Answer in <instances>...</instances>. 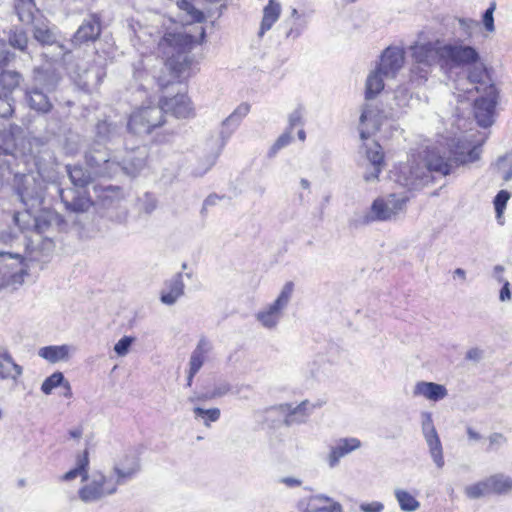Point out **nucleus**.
Here are the masks:
<instances>
[{"mask_svg":"<svg viewBox=\"0 0 512 512\" xmlns=\"http://www.w3.org/2000/svg\"><path fill=\"white\" fill-rule=\"evenodd\" d=\"M38 176L42 182L46 183L43 187L36 177L25 175L22 188L19 189V197L26 210L17 212L14 215L16 225L22 231H31V236H26V256L25 259L31 263L43 264L49 261L54 250V242L48 236H43L54 222L57 215L50 210H43L39 214H33L32 210L41 205L45 192L51 196L59 195L64 199V189L61 186L59 172L54 166L40 164L38 167Z\"/></svg>","mask_w":512,"mask_h":512,"instance_id":"nucleus-1","label":"nucleus"},{"mask_svg":"<svg viewBox=\"0 0 512 512\" xmlns=\"http://www.w3.org/2000/svg\"><path fill=\"white\" fill-rule=\"evenodd\" d=\"M135 37L147 48L157 45L159 56L147 55L135 61L132 65L133 78L141 88L157 84L166 87L174 79L186 77L192 64L191 49L195 38L185 32H167L163 37L154 35L149 28L135 31Z\"/></svg>","mask_w":512,"mask_h":512,"instance_id":"nucleus-2","label":"nucleus"},{"mask_svg":"<svg viewBox=\"0 0 512 512\" xmlns=\"http://www.w3.org/2000/svg\"><path fill=\"white\" fill-rule=\"evenodd\" d=\"M480 148L471 144L467 137H458L449 144V156H442L434 149L427 150L422 158L412 155L406 163L395 168L394 180L409 190H418L431 182L432 172L448 175L453 164H465L479 159Z\"/></svg>","mask_w":512,"mask_h":512,"instance_id":"nucleus-3","label":"nucleus"},{"mask_svg":"<svg viewBox=\"0 0 512 512\" xmlns=\"http://www.w3.org/2000/svg\"><path fill=\"white\" fill-rule=\"evenodd\" d=\"M141 471L140 454L132 447L126 448L115 455L111 473L95 472L91 480L79 488L78 496L84 503L101 501L116 494L120 486L136 479Z\"/></svg>","mask_w":512,"mask_h":512,"instance_id":"nucleus-4","label":"nucleus"},{"mask_svg":"<svg viewBox=\"0 0 512 512\" xmlns=\"http://www.w3.org/2000/svg\"><path fill=\"white\" fill-rule=\"evenodd\" d=\"M119 130L120 128L116 124L106 120L100 121L96 126V141L94 145L85 152V159L89 170H84L82 167H74L72 169L66 167V173L72 184L82 189L81 191L74 192L75 195L71 203L66 201V211L69 210V217H71L73 213H84L91 207L92 201L84 188L91 182L92 177H107V175H100L95 172L97 162L94 160L92 166L88 162L87 155L92 154L96 159H99L101 152H105V150L102 149L103 146L118 135Z\"/></svg>","mask_w":512,"mask_h":512,"instance_id":"nucleus-5","label":"nucleus"},{"mask_svg":"<svg viewBox=\"0 0 512 512\" xmlns=\"http://www.w3.org/2000/svg\"><path fill=\"white\" fill-rule=\"evenodd\" d=\"M101 152L99 159H96L92 154L87 155L88 162L93 166V161L97 162L95 172L100 175H107L113 177L120 171L129 176L137 175L146 164V150L144 148H136L131 151H126L125 157L119 161L117 156H111L106 149Z\"/></svg>","mask_w":512,"mask_h":512,"instance_id":"nucleus-6","label":"nucleus"},{"mask_svg":"<svg viewBox=\"0 0 512 512\" xmlns=\"http://www.w3.org/2000/svg\"><path fill=\"white\" fill-rule=\"evenodd\" d=\"M439 40L415 44L411 46L413 64L410 69V82L417 86L424 84L432 71V67L441 65V48Z\"/></svg>","mask_w":512,"mask_h":512,"instance_id":"nucleus-7","label":"nucleus"},{"mask_svg":"<svg viewBox=\"0 0 512 512\" xmlns=\"http://www.w3.org/2000/svg\"><path fill=\"white\" fill-rule=\"evenodd\" d=\"M409 197L407 194H389L375 199L369 211L355 216L352 224L355 227L367 225L375 221L394 219L405 208Z\"/></svg>","mask_w":512,"mask_h":512,"instance_id":"nucleus-8","label":"nucleus"},{"mask_svg":"<svg viewBox=\"0 0 512 512\" xmlns=\"http://www.w3.org/2000/svg\"><path fill=\"white\" fill-rule=\"evenodd\" d=\"M465 68V77L455 81L456 92L454 94L458 102H463L464 99L469 100V96L473 92H484L485 86L493 85L490 83L487 68L481 59L478 62L470 63Z\"/></svg>","mask_w":512,"mask_h":512,"instance_id":"nucleus-9","label":"nucleus"},{"mask_svg":"<svg viewBox=\"0 0 512 512\" xmlns=\"http://www.w3.org/2000/svg\"><path fill=\"white\" fill-rule=\"evenodd\" d=\"M480 53L478 50L463 40L456 39L443 43L441 48V68H465L470 63L478 62Z\"/></svg>","mask_w":512,"mask_h":512,"instance_id":"nucleus-10","label":"nucleus"},{"mask_svg":"<svg viewBox=\"0 0 512 512\" xmlns=\"http://www.w3.org/2000/svg\"><path fill=\"white\" fill-rule=\"evenodd\" d=\"M293 291V282H286L277 298L272 303L262 307L255 314V319L263 328L268 330H274L277 328L278 324L283 318L285 309L292 299Z\"/></svg>","mask_w":512,"mask_h":512,"instance_id":"nucleus-11","label":"nucleus"},{"mask_svg":"<svg viewBox=\"0 0 512 512\" xmlns=\"http://www.w3.org/2000/svg\"><path fill=\"white\" fill-rule=\"evenodd\" d=\"M250 111V105L248 103L239 104L234 111L222 121L221 129L219 132V140L216 143L215 151L209 156L207 165L204 169L198 170L196 173L201 175L206 171H209L215 164L220 156L223 148L227 144L230 137L240 126L242 120L248 115Z\"/></svg>","mask_w":512,"mask_h":512,"instance_id":"nucleus-12","label":"nucleus"},{"mask_svg":"<svg viewBox=\"0 0 512 512\" xmlns=\"http://www.w3.org/2000/svg\"><path fill=\"white\" fill-rule=\"evenodd\" d=\"M164 123L162 110L158 106H143L136 109L129 117L128 131L139 137L150 134Z\"/></svg>","mask_w":512,"mask_h":512,"instance_id":"nucleus-13","label":"nucleus"},{"mask_svg":"<svg viewBox=\"0 0 512 512\" xmlns=\"http://www.w3.org/2000/svg\"><path fill=\"white\" fill-rule=\"evenodd\" d=\"M66 70L75 85L85 91L98 86L106 75L102 65L89 64L85 61L70 62Z\"/></svg>","mask_w":512,"mask_h":512,"instance_id":"nucleus-14","label":"nucleus"},{"mask_svg":"<svg viewBox=\"0 0 512 512\" xmlns=\"http://www.w3.org/2000/svg\"><path fill=\"white\" fill-rule=\"evenodd\" d=\"M25 275L27 271L19 255L0 253V288L16 289Z\"/></svg>","mask_w":512,"mask_h":512,"instance_id":"nucleus-15","label":"nucleus"},{"mask_svg":"<svg viewBox=\"0 0 512 512\" xmlns=\"http://www.w3.org/2000/svg\"><path fill=\"white\" fill-rule=\"evenodd\" d=\"M498 102V90L495 85L485 86L484 92L473 101L474 117L481 127H489L494 122Z\"/></svg>","mask_w":512,"mask_h":512,"instance_id":"nucleus-16","label":"nucleus"},{"mask_svg":"<svg viewBox=\"0 0 512 512\" xmlns=\"http://www.w3.org/2000/svg\"><path fill=\"white\" fill-rule=\"evenodd\" d=\"M321 406L322 404L320 402L311 403L308 400H304L296 406L284 403L275 407H270L266 410V413H277L284 417V423L286 426H293L305 423L312 412Z\"/></svg>","mask_w":512,"mask_h":512,"instance_id":"nucleus-17","label":"nucleus"},{"mask_svg":"<svg viewBox=\"0 0 512 512\" xmlns=\"http://www.w3.org/2000/svg\"><path fill=\"white\" fill-rule=\"evenodd\" d=\"M421 429L434 464L439 469L443 468L445 465L443 447L430 412L421 413Z\"/></svg>","mask_w":512,"mask_h":512,"instance_id":"nucleus-18","label":"nucleus"},{"mask_svg":"<svg viewBox=\"0 0 512 512\" xmlns=\"http://www.w3.org/2000/svg\"><path fill=\"white\" fill-rule=\"evenodd\" d=\"M296 508L298 512H344L340 502L321 493L302 497Z\"/></svg>","mask_w":512,"mask_h":512,"instance_id":"nucleus-19","label":"nucleus"},{"mask_svg":"<svg viewBox=\"0 0 512 512\" xmlns=\"http://www.w3.org/2000/svg\"><path fill=\"white\" fill-rule=\"evenodd\" d=\"M34 87H27L25 89L26 100L29 104V107L35 111L41 113H47L52 108V103L50 102L49 97L38 86H45L44 84V75L41 70H34Z\"/></svg>","mask_w":512,"mask_h":512,"instance_id":"nucleus-20","label":"nucleus"},{"mask_svg":"<svg viewBox=\"0 0 512 512\" xmlns=\"http://www.w3.org/2000/svg\"><path fill=\"white\" fill-rule=\"evenodd\" d=\"M212 350V342L208 338L202 336L198 340L189 358L187 370V386L190 387L192 385L195 375L201 370L203 365L209 361Z\"/></svg>","mask_w":512,"mask_h":512,"instance_id":"nucleus-21","label":"nucleus"},{"mask_svg":"<svg viewBox=\"0 0 512 512\" xmlns=\"http://www.w3.org/2000/svg\"><path fill=\"white\" fill-rule=\"evenodd\" d=\"M362 447V442L357 437H341L329 446L326 462L330 468L339 465L342 458L348 456Z\"/></svg>","mask_w":512,"mask_h":512,"instance_id":"nucleus-22","label":"nucleus"},{"mask_svg":"<svg viewBox=\"0 0 512 512\" xmlns=\"http://www.w3.org/2000/svg\"><path fill=\"white\" fill-rule=\"evenodd\" d=\"M405 61L404 50L400 47L389 46L381 54L376 68L382 72L385 78H394Z\"/></svg>","mask_w":512,"mask_h":512,"instance_id":"nucleus-23","label":"nucleus"},{"mask_svg":"<svg viewBox=\"0 0 512 512\" xmlns=\"http://www.w3.org/2000/svg\"><path fill=\"white\" fill-rule=\"evenodd\" d=\"M159 108L162 110V118L164 113H170L176 118H190L195 114L193 104L186 94H177L170 98H163L160 101Z\"/></svg>","mask_w":512,"mask_h":512,"instance_id":"nucleus-24","label":"nucleus"},{"mask_svg":"<svg viewBox=\"0 0 512 512\" xmlns=\"http://www.w3.org/2000/svg\"><path fill=\"white\" fill-rule=\"evenodd\" d=\"M119 190L106 188L101 195L100 205L104 209L103 215L115 222H123L127 218V209L122 206Z\"/></svg>","mask_w":512,"mask_h":512,"instance_id":"nucleus-25","label":"nucleus"},{"mask_svg":"<svg viewBox=\"0 0 512 512\" xmlns=\"http://www.w3.org/2000/svg\"><path fill=\"white\" fill-rule=\"evenodd\" d=\"M101 34V20L96 14L90 15L85 19L75 32L72 42L81 45L94 42Z\"/></svg>","mask_w":512,"mask_h":512,"instance_id":"nucleus-26","label":"nucleus"},{"mask_svg":"<svg viewBox=\"0 0 512 512\" xmlns=\"http://www.w3.org/2000/svg\"><path fill=\"white\" fill-rule=\"evenodd\" d=\"M382 119L381 111L371 105L366 104L362 109L360 116V137L362 140L368 139L380 127Z\"/></svg>","mask_w":512,"mask_h":512,"instance_id":"nucleus-27","label":"nucleus"},{"mask_svg":"<svg viewBox=\"0 0 512 512\" xmlns=\"http://www.w3.org/2000/svg\"><path fill=\"white\" fill-rule=\"evenodd\" d=\"M183 274L176 273L164 283L160 300L165 305H173L184 294Z\"/></svg>","mask_w":512,"mask_h":512,"instance_id":"nucleus-28","label":"nucleus"},{"mask_svg":"<svg viewBox=\"0 0 512 512\" xmlns=\"http://www.w3.org/2000/svg\"><path fill=\"white\" fill-rule=\"evenodd\" d=\"M412 393L414 397H423L432 402H438L448 395L444 385L427 381H418L414 385Z\"/></svg>","mask_w":512,"mask_h":512,"instance_id":"nucleus-29","label":"nucleus"},{"mask_svg":"<svg viewBox=\"0 0 512 512\" xmlns=\"http://www.w3.org/2000/svg\"><path fill=\"white\" fill-rule=\"evenodd\" d=\"M73 467L66 471V481L80 478L81 482L87 484L91 479L88 475L89 467V452L85 448L83 451L78 452L72 458Z\"/></svg>","mask_w":512,"mask_h":512,"instance_id":"nucleus-30","label":"nucleus"},{"mask_svg":"<svg viewBox=\"0 0 512 512\" xmlns=\"http://www.w3.org/2000/svg\"><path fill=\"white\" fill-rule=\"evenodd\" d=\"M15 11L24 24H34L41 16L33 0H15Z\"/></svg>","mask_w":512,"mask_h":512,"instance_id":"nucleus-31","label":"nucleus"},{"mask_svg":"<svg viewBox=\"0 0 512 512\" xmlns=\"http://www.w3.org/2000/svg\"><path fill=\"white\" fill-rule=\"evenodd\" d=\"M282 7L278 0H269L268 4L263 8V17L260 25V35L269 31L278 21L281 15Z\"/></svg>","mask_w":512,"mask_h":512,"instance_id":"nucleus-32","label":"nucleus"},{"mask_svg":"<svg viewBox=\"0 0 512 512\" xmlns=\"http://www.w3.org/2000/svg\"><path fill=\"white\" fill-rule=\"evenodd\" d=\"M21 132L18 125L12 124L9 128L0 129V154L13 155L16 150V136Z\"/></svg>","mask_w":512,"mask_h":512,"instance_id":"nucleus-33","label":"nucleus"},{"mask_svg":"<svg viewBox=\"0 0 512 512\" xmlns=\"http://www.w3.org/2000/svg\"><path fill=\"white\" fill-rule=\"evenodd\" d=\"M493 495H507L512 493V476L503 472L488 476Z\"/></svg>","mask_w":512,"mask_h":512,"instance_id":"nucleus-34","label":"nucleus"},{"mask_svg":"<svg viewBox=\"0 0 512 512\" xmlns=\"http://www.w3.org/2000/svg\"><path fill=\"white\" fill-rule=\"evenodd\" d=\"M22 374V368L16 364L11 355L0 351V378L16 380Z\"/></svg>","mask_w":512,"mask_h":512,"instance_id":"nucleus-35","label":"nucleus"},{"mask_svg":"<svg viewBox=\"0 0 512 512\" xmlns=\"http://www.w3.org/2000/svg\"><path fill=\"white\" fill-rule=\"evenodd\" d=\"M393 493L399 508L403 512H415L420 508V502L409 491L396 488Z\"/></svg>","mask_w":512,"mask_h":512,"instance_id":"nucleus-36","label":"nucleus"},{"mask_svg":"<svg viewBox=\"0 0 512 512\" xmlns=\"http://www.w3.org/2000/svg\"><path fill=\"white\" fill-rule=\"evenodd\" d=\"M384 75L381 71L375 68L371 71L366 80V99H372L379 94L384 88Z\"/></svg>","mask_w":512,"mask_h":512,"instance_id":"nucleus-37","label":"nucleus"},{"mask_svg":"<svg viewBox=\"0 0 512 512\" xmlns=\"http://www.w3.org/2000/svg\"><path fill=\"white\" fill-rule=\"evenodd\" d=\"M34 38L42 45L51 46L56 42L54 31L44 22H35L34 24Z\"/></svg>","mask_w":512,"mask_h":512,"instance_id":"nucleus-38","label":"nucleus"},{"mask_svg":"<svg viewBox=\"0 0 512 512\" xmlns=\"http://www.w3.org/2000/svg\"><path fill=\"white\" fill-rule=\"evenodd\" d=\"M194 419L206 427H210L211 423L217 422L220 419V409L219 408H209L204 409L201 407L193 408Z\"/></svg>","mask_w":512,"mask_h":512,"instance_id":"nucleus-39","label":"nucleus"},{"mask_svg":"<svg viewBox=\"0 0 512 512\" xmlns=\"http://www.w3.org/2000/svg\"><path fill=\"white\" fill-rule=\"evenodd\" d=\"M464 491L465 495L470 499H479L487 495H492L488 477L468 485Z\"/></svg>","mask_w":512,"mask_h":512,"instance_id":"nucleus-40","label":"nucleus"},{"mask_svg":"<svg viewBox=\"0 0 512 512\" xmlns=\"http://www.w3.org/2000/svg\"><path fill=\"white\" fill-rule=\"evenodd\" d=\"M22 81V76L17 71L3 70L0 73V86L3 90L11 93Z\"/></svg>","mask_w":512,"mask_h":512,"instance_id":"nucleus-41","label":"nucleus"},{"mask_svg":"<svg viewBox=\"0 0 512 512\" xmlns=\"http://www.w3.org/2000/svg\"><path fill=\"white\" fill-rule=\"evenodd\" d=\"M486 453H497L507 446L508 438L500 432H492L486 438Z\"/></svg>","mask_w":512,"mask_h":512,"instance_id":"nucleus-42","label":"nucleus"},{"mask_svg":"<svg viewBox=\"0 0 512 512\" xmlns=\"http://www.w3.org/2000/svg\"><path fill=\"white\" fill-rule=\"evenodd\" d=\"M38 355L50 363L64 359V346H46L38 351Z\"/></svg>","mask_w":512,"mask_h":512,"instance_id":"nucleus-43","label":"nucleus"},{"mask_svg":"<svg viewBox=\"0 0 512 512\" xmlns=\"http://www.w3.org/2000/svg\"><path fill=\"white\" fill-rule=\"evenodd\" d=\"M292 131L286 129L274 142L268 151L270 158L274 157L281 149L285 148L292 142Z\"/></svg>","mask_w":512,"mask_h":512,"instance_id":"nucleus-44","label":"nucleus"},{"mask_svg":"<svg viewBox=\"0 0 512 512\" xmlns=\"http://www.w3.org/2000/svg\"><path fill=\"white\" fill-rule=\"evenodd\" d=\"M412 96L411 93L405 87H399L394 92V105L395 107H391V109L403 110L409 105Z\"/></svg>","mask_w":512,"mask_h":512,"instance_id":"nucleus-45","label":"nucleus"},{"mask_svg":"<svg viewBox=\"0 0 512 512\" xmlns=\"http://www.w3.org/2000/svg\"><path fill=\"white\" fill-rule=\"evenodd\" d=\"M64 380V375L62 372H55L54 374H52L51 376H49L48 378H46L41 386V391L46 394V395H49L52 393V391L59 387L62 382Z\"/></svg>","mask_w":512,"mask_h":512,"instance_id":"nucleus-46","label":"nucleus"},{"mask_svg":"<svg viewBox=\"0 0 512 512\" xmlns=\"http://www.w3.org/2000/svg\"><path fill=\"white\" fill-rule=\"evenodd\" d=\"M177 6L185 11L194 22L200 23L205 18L203 12L196 9L188 0H177Z\"/></svg>","mask_w":512,"mask_h":512,"instance_id":"nucleus-47","label":"nucleus"},{"mask_svg":"<svg viewBox=\"0 0 512 512\" xmlns=\"http://www.w3.org/2000/svg\"><path fill=\"white\" fill-rule=\"evenodd\" d=\"M14 99L8 95H0V118L7 119L14 113Z\"/></svg>","mask_w":512,"mask_h":512,"instance_id":"nucleus-48","label":"nucleus"},{"mask_svg":"<svg viewBox=\"0 0 512 512\" xmlns=\"http://www.w3.org/2000/svg\"><path fill=\"white\" fill-rule=\"evenodd\" d=\"M135 337L133 336H123L118 342L114 345V351L119 357H124L129 353V350L132 344L135 342Z\"/></svg>","mask_w":512,"mask_h":512,"instance_id":"nucleus-49","label":"nucleus"},{"mask_svg":"<svg viewBox=\"0 0 512 512\" xmlns=\"http://www.w3.org/2000/svg\"><path fill=\"white\" fill-rule=\"evenodd\" d=\"M510 196L511 195L507 190H500L495 196L493 203L498 219L502 216Z\"/></svg>","mask_w":512,"mask_h":512,"instance_id":"nucleus-50","label":"nucleus"},{"mask_svg":"<svg viewBox=\"0 0 512 512\" xmlns=\"http://www.w3.org/2000/svg\"><path fill=\"white\" fill-rule=\"evenodd\" d=\"M9 43L12 47L23 51L27 47L28 38L24 31H14L9 36Z\"/></svg>","mask_w":512,"mask_h":512,"instance_id":"nucleus-51","label":"nucleus"},{"mask_svg":"<svg viewBox=\"0 0 512 512\" xmlns=\"http://www.w3.org/2000/svg\"><path fill=\"white\" fill-rule=\"evenodd\" d=\"M496 10V3L491 2L490 6L486 9V11L482 15V23L487 32L492 33L495 31L494 25V12Z\"/></svg>","mask_w":512,"mask_h":512,"instance_id":"nucleus-52","label":"nucleus"},{"mask_svg":"<svg viewBox=\"0 0 512 512\" xmlns=\"http://www.w3.org/2000/svg\"><path fill=\"white\" fill-rule=\"evenodd\" d=\"M367 158L372 166L382 167L384 155L377 143H374L373 147L367 150Z\"/></svg>","mask_w":512,"mask_h":512,"instance_id":"nucleus-53","label":"nucleus"},{"mask_svg":"<svg viewBox=\"0 0 512 512\" xmlns=\"http://www.w3.org/2000/svg\"><path fill=\"white\" fill-rule=\"evenodd\" d=\"M460 30L467 37L471 38L474 34L475 28L478 26V22L471 18H457Z\"/></svg>","mask_w":512,"mask_h":512,"instance_id":"nucleus-54","label":"nucleus"},{"mask_svg":"<svg viewBox=\"0 0 512 512\" xmlns=\"http://www.w3.org/2000/svg\"><path fill=\"white\" fill-rule=\"evenodd\" d=\"M303 125V110L297 108L293 110L288 117V130L292 131L296 126Z\"/></svg>","mask_w":512,"mask_h":512,"instance_id":"nucleus-55","label":"nucleus"},{"mask_svg":"<svg viewBox=\"0 0 512 512\" xmlns=\"http://www.w3.org/2000/svg\"><path fill=\"white\" fill-rule=\"evenodd\" d=\"M359 509L362 512H383L384 504L379 501L361 503Z\"/></svg>","mask_w":512,"mask_h":512,"instance_id":"nucleus-56","label":"nucleus"},{"mask_svg":"<svg viewBox=\"0 0 512 512\" xmlns=\"http://www.w3.org/2000/svg\"><path fill=\"white\" fill-rule=\"evenodd\" d=\"M231 391H232V387L228 382H220L217 385H215V387L211 393V397L212 398L222 397V396L230 393Z\"/></svg>","mask_w":512,"mask_h":512,"instance_id":"nucleus-57","label":"nucleus"},{"mask_svg":"<svg viewBox=\"0 0 512 512\" xmlns=\"http://www.w3.org/2000/svg\"><path fill=\"white\" fill-rule=\"evenodd\" d=\"M483 350L478 347L470 348L465 355V359L468 361L479 362L483 358Z\"/></svg>","mask_w":512,"mask_h":512,"instance_id":"nucleus-58","label":"nucleus"},{"mask_svg":"<svg viewBox=\"0 0 512 512\" xmlns=\"http://www.w3.org/2000/svg\"><path fill=\"white\" fill-rule=\"evenodd\" d=\"M304 27V24L295 22L294 25L287 31L286 37L293 40L298 38L302 34Z\"/></svg>","mask_w":512,"mask_h":512,"instance_id":"nucleus-59","label":"nucleus"},{"mask_svg":"<svg viewBox=\"0 0 512 512\" xmlns=\"http://www.w3.org/2000/svg\"><path fill=\"white\" fill-rule=\"evenodd\" d=\"M466 434L470 444L480 442L481 440L484 439L480 432L476 431L474 428L470 426L466 428Z\"/></svg>","mask_w":512,"mask_h":512,"instance_id":"nucleus-60","label":"nucleus"},{"mask_svg":"<svg viewBox=\"0 0 512 512\" xmlns=\"http://www.w3.org/2000/svg\"><path fill=\"white\" fill-rule=\"evenodd\" d=\"M155 208H156V200L154 199V197H152L150 194H145L142 209L146 213L149 214V213L153 212L155 210Z\"/></svg>","mask_w":512,"mask_h":512,"instance_id":"nucleus-61","label":"nucleus"},{"mask_svg":"<svg viewBox=\"0 0 512 512\" xmlns=\"http://www.w3.org/2000/svg\"><path fill=\"white\" fill-rule=\"evenodd\" d=\"M502 284L503 286L500 290L499 298L501 301H509L511 299L510 283L509 281H505Z\"/></svg>","mask_w":512,"mask_h":512,"instance_id":"nucleus-62","label":"nucleus"},{"mask_svg":"<svg viewBox=\"0 0 512 512\" xmlns=\"http://www.w3.org/2000/svg\"><path fill=\"white\" fill-rule=\"evenodd\" d=\"M280 482L289 488L299 487L302 484L300 479L294 477H283L280 479Z\"/></svg>","mask_w":512,"mask_h":512,"instance_id":"nucleus-63","label":"nucleus"},{"mask_svg":"<svg viewBox=\"0 0 512 512\" xmlns=\"http://www.w3.org/2000/svg\"><path fill=\"white\" fill-rule=\"evenodd\" d=\"M381 169H382V167L372 166V171L371 172H366L365 175H364L365 181L371 182V181H374V180L378 179V176H379V174L381 172Z\"/></svg>","mask_w":512,"mask_h":512,"instance_id":"nucleus-64","label":"nucleus"}]
</instances>
